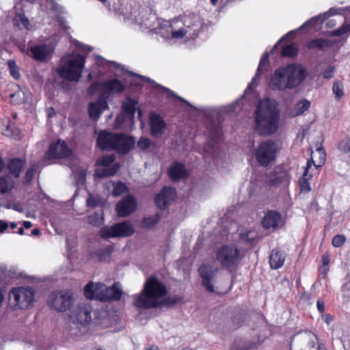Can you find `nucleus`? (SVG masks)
Instances as JSON below:
<instances>
[{"label":"nucleus","mask_w":350,"mask_h":350,"mask_svg":"<svg viewBox=\"0 0 350 350\" xmlns=\"http://www.w3.org/2000/svg\"><path fill=\"white\" fill-rule=\"evenodd\" d=\"M28 52L33 59L38 62H44L49 60L54 51V47L51 43L29 44Z\"/></svg>","instance_id":"obj_14"},{"label":"nucleus","mask_w":350,"mask_h":350,"mask_svg":"<svg viewBox=\"0 0 350 350\" xmlns=\"http://www.w3.org/2000/svg\"><path fill=\"white\" fill-rule=\"evenodd\" d=\"M346 238L344 235L338 234L333 237L332 243L334 247H341L345 242Z\"/></svg>","instance_id":"obj_51"},{"label":"nucleus","mask_w":350,"mask_h":350,"mask_svg":"<svg viewBox=\"0 0 350 350\" xmlns=\"http://www.w3.org/2000/svg\"><path fill=\"white\" fill-rule=\"evenodd\" d=\"M37 169V165L33 164L31 165V167L27 170L25 176L24 177V182L25 183H29L32 178H33L36 171Z\"/></svg>","instance_id":"obj_48"},{"label":"nucleus","mask_w":350,"mask_h":350,"mask_svg":"<svg viewBox=\"0 0 350 350\" xmlns=\"http://www.w3.org/2000/svg\"><path fill=\"white\" fill-rule=\"evenodd\" d=\"M49 306L59 312L69 310L71 313L72 310L79 307H83L84 305H75V300L72 293L70 291L62 290L51 293L49 300Z\"/></svg>","instance_id":"obj_11"},{"label":"nucleus","mask_w":350,"mask_h":350,"mask_svg":"<svg viewBox=\"0 0 350 350\" xmlns=\"http://www.w3.org/2000/svg\"><path fill=\"white\" fill-rule=\"evenodd\" d=\"M14 187V181L9 176H2L0 178V193H5L12 190Z\"/></svg>","instance_id":"obj_36"},{"label":"nucleus","mask_w":350,"mask_h":350,"mask_svg":"<svg viewBox=\"0 0 350 350\" xmlns=\"http://www.w3.org/2000/svg\"><path fill=\"white\" fill-rule=\"evenodd\" d=\"M72 171L77 178L78 182L83 184L85 180L87 168L85 167H81L77 169L73 167Z\"/></svg>","instance_id":"obj_43"},{"label":"nucleus","mask_w":350,"mask_h":350,"mask_svg":"<svg viewBox=\"0 0 350 350\" xmlns=\"http://www.w3.org/2000/svg\"><path fill=\"white\" fill-rule=\"evenodd\" d=\"M279 150L276 142L272 139H266L255 148L254 155L261 166L267 167L275 161Z\"/></svg>","instance_id":"obj_10"},{"label":"nucleus","mask_w":350,"mask_h":350,"mask_svg":"<svg viewBox=\"0 0 350 350\" xmlns=\"http://www.w3.org/2000/svg\"><path fill=\"white\" fill-rule=\"evenodd\" d=\"M168 176L173 181L185 179L187 172L185 166L178 162H174L168 170Z\"/></svg>","instance_id":"obj_24"},{"label":"nucleus","mask_w":350,"mask_h":350,"mask_svg":"<svg viewBox=\"0 0 350 350\" xmlns=\"http://www.w3.org/2000/svg\"><path fill=\"white\" fill-rule=\"evenodd\" d=\"M205 23H189L178 27L174 28L172 23H165L159 25V36L166 42L172 44L173 41H177L182 39L185 40H193L199 35L200 29L206 27Z\"/></svg>","instance_id":"obj_5"},{"label":"nucleus","mask_w":350,"mask_h":350,"mask_svg":"<svg viewBox=\"0 0 350 350\" xmlns=\"http://www.w3.org/2000/svg\"><path fill=\"white\" fill-rule=\"evenodd\" d=\"M167 294L166 286L154 277L146 282L140 295H134V305L140 308H154L160 306L172 307L181 301L182 297L170 295L161 299Z\"/></svg>","instance_id":"obj_1"},{"label":"nucleus","mask_w":350,"mask_h":350,"mask_svg":"<svg viewBox=\"0 0 350 350\" xmlns=\"http://www.w3.org/2000/svg\"><path fill=\"white\" fill-rule=\"evenodd\" d=\"M122 109L125 118L132 121L136 111V102L131 98L126 99L123 103Z\"/></svg>","instance_id":"obj_31"},{"label":"nucleus","mask_w":350,"mask_h":350,"mask_svg":"<svg viewBox=\"0 0 350 350\" xmlns=\"http://www.w3.org/2000/svg\"><path fill=\"white\" fill-rule=\"evenodd\" d=\"M3 134L14 139L20 138V131L14 124H8Z\"/></svg>","instance_id":"obj_41"},{"label":"nucleus","mask_w":350,"mask_h":350,"mask_svg":"<svg viewBox=\"0 0 350 350\" xmlns=\"http://www.w3.org/2000/svg\"><path fill=\"white\" fill-rule=\"evenodd\" d=\"M8 66L10 70L11 75L16 79H18L20 77V74L18 71L16 70V65L15 62L13 60L8 61Z\"/></svg>","instance_id":"obj_52"},{"label":"nucleus","mask_w":350,"mask_h":350,"mask_svg":"<svg viewBox=\"0 0 350 350\" xmlns=\"http://www.w3.org/2000/svg\"><path fill=\"white\" fill-rule=\"evenodd\" d=\"M98 57L100 58V62L98 63V66H105L107 65L109 67L111 65H113L114 67H118L120 66L118 64H117L115 62L107 61V60L104 59L103 58H101L100 57Z\"/></svg>","instance_id":"obj_58"},{"label":"nucleus","mask_w":350,"mask_h":350,"mask_svg":"<svg viewBox=\"0 0 350 350\" xmlns=\"http://www.w3.org/2000/svg\"><path fill=\"white\" fill-rule=\"evenodd\" d=\"M143 79L150 82V83L153 84L155 87H157V88H161L162 90H163V92H165L167 94V96L168 97H174L175 98H176L177 100H180L182 102H183L184 103H185L187 107H189L188 109H187V111H197L198 109L193 106L192 105H191L188 101H187L185 99H184L183 98L179 96H177L176 95L173 91H172L171 90L167 88H164V87H162L159 84H157L154 81L151 80L149 78H146L145 77H142L140 76Z\"/></svg>","instance_id":"obj_26"},{"label":"nucleus","mask_w":350,"mask_h":350,"mask_svg":"<svg viewBox=\"0 0 350 350\" xmlns=\"http://www.w3.org/2000/svg\"><path fill=\"white\" fill-rule=\"evenodd\" d=\"M284 224V220L281 214L276 211H268L262 220V225L265 229H277Z\"/></svg>","instance_id":"obj_18"},{"label":"nucleus","mask_w":350,"mask_h":350,"mask_svg":"<svg viewBox=\"0 0 350 350\" xmlns=\"http://www.w3.org/2000/svg\"><path fill=\"white\" fill-rule=\"evenodd\" d=\"M298 53L297 47L294 44H288L282 48V55L284 57H293Z\"/></svg>","instance_id":"obj_42"},{"label":"nucleus","mask_w":350,"mask_h":350,"mask_svg":"<svg viewBox=\"0 0 350 350\" xmlns=\"http://www.w3.org/2000/svg\"><path fill=\"white\" fill-rule=\"evenodd\" d=\"M317 307L321 314H323L325 312V304L322 299H318Z\"/></svg>","instance_id":"obj_61"},{"label":"nucleus","mask_w":350,"mask_h":350,"mask_svg":"<svg viewBox=\"0 0 350 350\" xmlns=\"http://www.w3.org/2000/svg\"><path fill=\"white\" fill-rule=\"evenodd\" d=\"M106 189L113 196H119L126 191V186L122 182L108 181L105 184Z\"/></svg>","instance_id":"obj_28"},{"label":"nucleus","mask_w":350,"mask_h":350,"mask_svg":"<svg viewBox=\"0 0 350 350\" xmlns=\"http://www.w3.org/2000/svg\"><path fill=\"white\" fill-rule=\"evenodd\" d=\"M115 155L111 154L109 155H104L97 160V163L99 165L106 167L103 169H98L95 175L98 177L111 176L115 175L120 168V165L117 163L113 164L111 167H109L114 161Z\"/></svg>","instance_id":"obj_15"},{"label":"nucleus","mask_w":350,"mask_h":350,"mask_svg":"<svg viewBox=\"0 0 350 350\" xmlns=\"http://www.w3.org/2000/svg\"><path fill=\"white\" fill-rule=\"evenodd\" d=\"M160 217L158 214L152 217L144 218L143 220V225L145 227H152L159 221Z\"/></svg>","instance_id":"obj_46"},{"label":"nucleus","mask_w":350,"mask_h":350,"mask_svg":"<svg viewBox=\"0 0 350 350\" xmlns=\"http://www.w3.org/2000/svg\"><path fill=\"white\" fill-rule=\"evenodd\" d=\"M111 248L107 247L105 249H98L96 250L95 254L98 258L99 260H103L107 258H109L111 254Z\"/></svg>","instance_id":"obj_47"},{"label":"nucleus","mask_w":350,"mask_h":350,"mask_svg":"<svg viewBox=\"0 0 350 350\" xmlns=\"http://www.w3.org/2000/svg\"><path fill=\"white\" fill-rule=\"evenodd\" d=\"M21 25H23L27 30L30 31L32 29V23H17V27L21 28Z\"/></svg>","instance_id":"obj_64"},{"label":"nucleus","mask_w":350,"mask_h":350,"mask_svg":"<svg viewBox=\"0 0 350 350\" xmlns=\"http://www.w3.org/2000/svg\"><path fill=\"white\" fill-rule=\"evenodd\" d=\"M349 30H350V26L349 25V23H343L341 28L335 31L334 34L335 36H340Z\"/></svg>","instance_id":"obj_56"},{"label":"nucleus","mask_w":350,"mask_h":350,"mask_svg":"<svg viewBox=\"0 0 350 350\" xmlns=\"http://www.w3.org/2000/svg\"><path fill=\"white\" fill-rule=\"evenodd\" d=\"M310 107V102L307 99H303L290 110L289 116L292 118L302 115Z\"/></svg>","instance_id":"obj_30"},{"label":"nucleus","mask_w":350,"mask_h":350,"mask_svg":"<svg viewBox=\"0 0 350 350\" xmlns=\"http://www.w3.org/2000/svg\"><path fill=\"white\" fill-rule=\"evenodd\" d=\"M217 133L218 130L217 129L216 133L213 136V139H211L204 148V151L207 157L213 156L217 150Z\"/></svg>","instance_id":"obj_35"},{"label":"nucleus","mask_w":350,"mask_h":350,"mask_svg":"<svg viewBox=\"0 0 350 350\" xmlns=\"http://www.w3.org/2000/svg\"><path fill=\"white\" fill-rule=\"evenodd\" d=\"M344 87L341 81H336L334 82L332 86V91L336 98L339 99L344 95Z\"/></svg>","instance_id":"obj_44"},{"label":"nucleus","mask_w":350,"mask_h":350,"mask_svg":"<svg viewBox=\"0 0 350 350\" xmlns=\"http://www.w3.org/2000/svg\"><path fill=\"white\" fill-rule=\"evenodd\" d=\"M338 149L343 153H350V138H345L340 141Z\"/></svg>","instance_id":"obj_50"},{"label":"nucleus","mask_w":350,"mask_h":350,"mask_svg":"<svg viewBox=\"0 0 350 350\" xmlns=\"http://www.w3.org/2000/svg\"><path fill=\"white\" fill-rule=\"evenodd\" d=\"M285 260V256L280 250H273L269 257V263L272 269H279L281 267Z\"/></svg>","instance_id":"obj_29"},{"label":"nucleus","mask_w":350,"mask_h":350,"mask_svg":"<svg viewBox=\"0 0 350 350\" xmlns=\"http://www.w3.org/2000/svg\"><path fill=\"white\" fill-rule=\"evenodd\" d=\"M137 208V201L132 196H127L120 200L116 206L117 213L120 217H126L135 212Z\"/></svg>","instance_id":"obj_19"},{"label":"nucleus","mask_w":350,"mask_h":350,"mask_svg":"<svg viewBox=\"0 0 350 350\" xmlns=\"http://www.w3.org/2000/svg\"><path fill=\"white\" fill-rule=\"evenodd\" d=\"M242 254L234 245H225L216 253V259L221 265L228 269L236 267L241 259Z\"/></svg>","instance_id":"obj_12"},{"label":"nucleus","mask_w":350,"mask_h":350,"mask_svg":"<svg viewBox=\"0 0 350 350\" xmlns=\"http://www.w3.org/2000/svg\"><path fill=\"white\" fill-rule=\"evenodd\" d=\"M294 33V31H290L288 32L286 36H283L282 38H280V40H279L277 43L275 44V46H273V48L272 49L271 53H274L275 51L278 50V48L279 46V45L280 44V43L282 42L283 40L285 39L286 37H288V36H292L293 34Z\"/></svg>","instance_id":"obj_59"},{"label":"nucleus","mask_w":350,"mask_h":350,"mask_svg":"<svg viewBox=\"0 0 350 350\" xmlns=\"http://www.w3.org/2000/svg\"><path fill=\"white\" fill-rule=\"evenodd\" d=\"M84 295L89 299L100 301L120 300L122 291L119 283H115L112 286H107L103 283L89 282L84 288Z\"/></svg>","instance_id":"obj_8"},{"label":"nucleus","mask_w":350,"mask_h":350,"mask_svg":"<svg viewBox=\"0 0 350 350\" xmlns=\"http://www.w3.org/2000/svg\"><path fill=\"white\" fill-rule=\"evenodd\" d=\"M323 319L327 325H329L334 321V317L330 314H326L324 315Z\"/></svg>","instance_id":"obj_62"},{"label":"nucleus","mask_w":350,"mask_h":350,"mask_svg":"<svg viewBox=\"0 0 350 350\" xmlns=\"http://www.w3.org/2000/svg\"><path fill=\"white\" fill-rule=\"evenodd\" d=\"M199 273L202 279V286L210 293L214 292V286L213 280L215 275V271L212 266L208 265H202L199 267Z\"/></svg>","instance_id":"obj_21"},{"label":"nucleus","mask_w":350,"mask_h":350,"mask_svg":"<svg viewBox=\"0 0 350 350\" xmlns=\"http://www.w3.org/2000/svg\"><path fill=\"white\" fill-rule=\"evenodd\" d=\"M135 232L133 225L129 221H122L111 226H104L99 232L100 236L105 239L115 237H126Z\"/></svg>","instance_id":"obj_13"},{"label":"nucleus","mask_w":350,"mask_h":350,"mask_svg":"<svg viewBox=\"0 0 350 350\" xmlns=\"http://www.w3.org/2000/svg\"><path fill=\"white\" fill-rule=\"evenodd\" d=\"M280 118V111L275 100L269 98L260 100L255 111V131L265 137L275 133L279 127Z\"/></svg>","instance_id":"obj_2"},{"label":"nucleus","mask_w":350,"mask_h":350,"mask_svg":"<svg viewBox=\"0 0 350 350\" xmlns=\"http://www.w3.org/2000/svg\"><path fill=\"white\" fill-rule=\"evenodd\" d=\"M328 45V42L323 38H317L310 40L307 47L310 49H318L323 50L325 46Z\"/></svg>","instance_id":"obj_40"},{"label":"nucleus","mask_w":350,"mask_h":350,"mask_svg":"<svg viewBox=\"0 0 350 350\" xmlns=\"http://www.w3.org/2000/svg\"><path fill=\"white\" fill-rule=\"evenodd\" d=\"M334 69V66H328L323 73V78L326 79H331L333 77Z\"/></svg>","instance_id":"obj_57"},{"label":"nucleus","mask_w":350,"mask_h":350,"mask_svg":"<svg viewBox=\"0 0 350 350\" xmlns=\"http://www.w3.org/2000/svg\"><path fill=\"white\" fill-rule=\"evenodd\" d=\"M108 108V104L106 100L100 96L96 102L90 103L88 107V113L90 118L97 121L100 114Z\"/></svg>","instance_id":"obj_22"},{"label":"nucleus","mask_w":350,"mask_h":350,"mask_svg":"<svg viewBox=\"0 0 350 350\" xmlns=\"http://www.w3.org/2000/svg\"><path fill=\"white\" fill-rule=\"evenodd\" d=\"M103 204V200L98 196L90 194L87 200V204L89 206H97Z\"/></svg>","instance_id":"obj_45"},{"label":"nucleus","mask_w":350,"mask_h":350,"mask_svg":"<svg viewBox=\"0 0 350 350\" xmlns=\"http://www.w3.org/2000/svg\"><path fill=\"white\" fill-rule=\"evenodd\" d=\"M91 310L89 306L72 310L66 323L64 332L68 337L74 338L81 336L86 330V325L91 321Z\"/></svg>","instance_id":"obj_7"},{"label":"nucleus","mask_w":350,"mask_h":350,"mask_svg":"<svg viewBox=\"0 0 350 350\" xmlns=\"http://www.w3.org/2000/svg\"><path fill=\"white\" fill-rule=\"evenodd\" d=\"M176 198V191L172 187H164L154 198V202L159 208L167 207Z\"/></svg>","instance_id":"obj_20"},{"label":"nucleus","mask_w":350,"mask_h":350,"mask_svg":"<svg viewBox=\"0 0 350 350\" xmlns=\"http://www.w3.org/2000/svg\"><path fill=\"white\" fill-rule=\"evenodd\" d=\"M311 165H314L317 168L321 167L326 159V154L323 147H317L315 151L311 153Z\"/></svg>","instance_id":"obj_27"},{"label":"nucleus","mask_w":350,"mask_h":350,"mask_svg":"<svg viewBox=\"0 0 350 350\" xmlns=\"http://www.w3.org/2000/svg\"><path fill=\"white\" fill-rule=\"evenodd\" d=\"M14 22H28V19L25 17L23 12H19L16 14Z\"/></svg>","instance_id":"obj_60"},{"label":"nucleus","mask_w":350,"mask_h":350,"mask_svg":"<svg viewBox=\"0 0 350 350\" xmlns=\"http://www.w3.org/2000/svg\"><path fill=\"white\" fill-rule=\"evenodd\" d=\"M71 152L66 142L59 139L50 145L46 155L49 159L65 158L70 156Z\"/></svg>","instance_id":"obj_17"},{"label":"nucleus","mask_w":350,"mask_h":350,"mask_svg":"<svg viewBox=\"0 0 350 350\" xmlns=\"http://www.w3.org/2000/svg\"><path fill=\"white\" fill-rule=\"evenodd\" d=\"M76 50L84 53L75 55L74 53L64 56L60 59L59 66L56 70L59 75L69 81L77 82L81 77L85 67L86 54L92 51V47L84 44L76 40H70Z\"/></svg>","instance_id":"obj_3"},{"label":"nucleus","mask_w":350,"mask_h":350,"mask_svg":"<svg viewBox=\"0 0 350 350\" xmlns=\"http://www.w3.org/2000/svg\"><path fill=\"white\" fill-rule=\"evenodd\" d=\"M24 164L25 161L23 159L18 158L12 159L8 164V169L10 172L16 178H18L20 175L21 170L24 167Z\"/></svg>","instance_id":"obj_33"},{"label":"nucleus","mask_w":350,"mask_h":350,"mask_svg":"<svg viewBox=\"0 0 350 350\" xmlns=\"http://www.w3.org/2000/svg\"><path fill=\"white\" fill-rule=\"evenodd\" d=\"M96 143L103 150H116L118 153H127L133 148L135 141L133 137L124 134L103 131L99 133Z\"/></svg>","instance_id":"obj_6"},{"label":"nucleus","mask_w":350,"mask_h":350,"mask_svg":"<svg viewBox=\"0 0 350 350\" xmlns=\"http://www.w3.org/2000/svg\"><path fill=\"white\" fill-rule=\"evenodd\" d=\"M150 133L154 137L161 136L165 128V122L158 114L152 113L150 116Z\"/></svg>","instance_id":"obj_23"},{"label":"nucleus","mask_w":350,"mask_h":350,"mask_svg":"<svg viewBox=\"0 0 350 350\" xmlns=\"http://www.w3.org/2000/svg\"><path fill=\"white\" fill-rule=\"evenodd\" d=\"M136 25L135 29L140 30L142 32L146 33L150 36H152L154 34L159 35V26L157 27H153L148 25V23H135Z\"/></svg>","instance_id":"obj_38"},{"label":"nucleus","mask_w":350,"mask_h":350,"mask_svg":"<svg viewBox=\"0 0 350 350\" xmlns=\"http://www.w3.org/2000/svg\"><path fill=\"white\" fill-rule=\"evenodd\" d=\"M88 221L94 226H99L104 222L103 211H97L88 216Z\"/></svg>","instance_id":"obj_39"},{"label":"nucleus","mask_w":350,"mask_h":350,"mask_svg":"<svg viewBox=\"0 0 350 350\" xmlns=\"http://www.w3.org/2000/svg\"><path fill=\"white\" fill-rule=\"evenodd\" d=\"M311 167V164L310 161L307 162V166L305 168L304 172L302 175V177L299 180V186L301 192L308 193L311 190L310 183H308V172L309 169ZM312 175H309V177H311Z\"/></svg>","instance_id":"obj_32"},{"label":"nucleus","mask_w":350,"mask_h":350,"mask_svg":"<svg viewBox=\"0 0 350 350\" xmlns=\"http://www.w3.org/2000/svg\"><path fill=\"white\" fill-rule=\"evenodd\" d=\"M8 224L4 220L0 219V232H3L8 228Z\"/></svg>","instance_id":"obj_63"},{"label":"nucleus","mask_w":350,"mask_h":350,"mask_svg":"<svg viewBox=\"0 0 350 350\" xmlns=\"http://www.w3.org/2000/svg\"><path fill=\"white\" fill-rule=\"evenodd\" d=\"M151 141L150 139L146 138V137H142L137 142V146L139 148L142 150H146L150 146Z\"/></svg>","instance_id":"obj_54"},{"label":"nucleus","mask_w":350,"mask_h":350,"mask_svg":"<svg viewBox=\"0 0 350 350\" xmlns=\"http://www.w3.org/2000/svg\"><path fill=\"white\" fill-rule=\"evenodd\" d=\"M240 237L242 240L248 243H252L254 239V233L251 231H246L240 234Z\"/></svg>","instance_id":"obj_53"},{"label":"nucleus","mask_w":350,"mask_h":350,"mask_svg":"<svg viewBox=\"0 0 350 350\" xmlns=\"http://www.w3.org/2000/svg\"><path fill=\"white\" fill-rule=\"evenodd\" d=\"M306 70L295 64L276 69L270 81V88L273 90L284 91L298 86L306 78Z\"/></svg>","instance_id":"obj_4"},{"label":"nucleus","mask_w":350,"mask_h":350,"mask_svg":"<svg viewBox=\"0 0 350 350\" xmlns=\"http://www.w3.org/2000/svg\"><path fill=\"white\" fill-rule=\"evenodd\" d=\"M288 181V176L282 172H271L266 174L265 183L270 187H278L282 183Z\"/></svg>","instance_id":"obj_25"},{"label":"nucleus","mask_w":350,"mask_h":350,"mask_svg":"<svg viewBox=\"0 0 350 350\" xmlns=\"http://www.w3.org/2000/svg\"><path fill=\"white\" fill-rule=\"evenodd\" d=\"M268 59H269V53L267 52H265L259 62V65H258L257 72H256L255 77L253 78L252 81L248 85L245 92H247L249 90L252 89L254 87V85L255 84V81H256L258 75L260 74L261 70L263 69L265 64L268 62Z\"/></svg>","instance_id":"obj_37"},{"label":"nucleus","mask_w":350,"mask_h":350,"mask_svg":"<svg viewBox=\"0 0 350 350\" xmlns=\"http://www.w3.org/2000/svg\"><path fill=\"white\" fill-rule=\"evenodd\" d=\"M258 344L256 342H252L249 345H245L241 347L236 348L232 347L231 350H255L257 349Z\"/></svg>","instance_id":"obj_55"},{"label":"nucleus","mask_w":350,"mask_h":350,"mask_svg":"<svg viewBox=\"0 0 350 350\" xmlns=\"http://www.w3.org/2000/svg\"><path fill=\"white\" fill-rule=\"evenodd\" d=\"M103 82L96 81L92 83L88 89V94L89 95H93L97 92H100L102 94L101 85Z\"/></svg>","instance_id":"obj_49"},{"label":"nucleus","mask_w":350,"mask_h":350,"mask_svg":"<svg viewBox=\"0 0 350 350\" xmlns=\"http://www.w3.org/2000/svg\"><path fill=\"white\" fill-rule=\"evenodd\" d=\"M101 85L102 94L100 96L107 102L110 96L120 94L125 90V85L117 79L107 80Z\"/></svg>","instance_id":"obj_16"},{"label":"nucleus","mask_w":350,"mask_h":350,"mask_svg":"<svg viewBox=\"0 0 350 350\" xmlns=\"http://www.w3.org/2000/svg\"><path fill=\"white\" fill-rule=\"evenodd\" d=\"M34 291L29 287H16L9 293L12 308L16 310H26L31 307L34 301Z\"/></svg>","instance_id":"obj_9"},{"label":"nucleus","mask_w":350,"mask_h":350,"mask_svg":"<svg viewBox=\"0 0 350 350\" xmlns=\"http://www.w3.org/2000/svg\"><path fill=\"white\" fill-rule=\"evenodd\" d=\"M342 9L330 8L329 11L325 12L323 14L315 16L306 22H324L331 16L340 14Z\"/></svg>","instance_id":"obj_34"}]
</instances>
